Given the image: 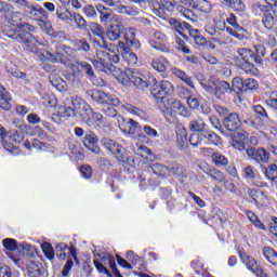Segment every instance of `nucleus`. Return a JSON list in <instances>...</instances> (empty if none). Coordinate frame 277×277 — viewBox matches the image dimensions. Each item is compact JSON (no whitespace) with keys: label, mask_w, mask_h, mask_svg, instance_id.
<instances>
[{"label":"nucleus","mask_w":277,"mask_h":277,"mask_svg":"<svg viewBox=\"0 0 277 277\" xmlns=\"http://www.w3.org/2000/svg\"><path fill=\"white\" fill-rule=\"evenodd\" d=\"M123 32L124 26L122 24H114L107 29L106 36L110 42H116V40L120 39V36H122Z\"/></svg>","instance_id":"a878e982"},{"label":"nucleus","mask_w":277,"mask_h":277,"mask_svg":"<svg viewBox=\"0 0 277 277\" xmlns=\"http://www.w3.org/2000/svg\"><path fill=\"white\" fill-rule=\"evenodd\" d=\"M118 48L121 53V57L124 60V62H127L129 66H137L138 58L137 54L133 52V49L124 45V42L122 41L118 42Z\"/></svg>","instance_id":"dca6fc26"},{"label":"nucleus","mask_w":277,"mask_h":277,"mask_svg":"<svg viewBox=\"0 0 277 277\" xmlns=\"http://www.w3.org/2000/svg\"><path fill=\"white\" fill-rule=\"evenodd\" d=\"M67 55H72V49L66 45L57 47L55 53L45 51L42 54L44 60H48V62H51V64H64L65 66L70 64Z\"/></svg>","instance_id":"0eeeda50"},{"label":"nucleus","mask_w":277,"mask_h":277,"mask_svg":"<svg viewBox=\"0 0 277 277\" xmlns=\"http://www.w3.org/2000/svg\"><path fill=\"white\" fill-rule=\"evenodd\" d=\"M189 37L192 39H194V42L198 45V47H205V44H207V38H205V36H202L200 34V30L198 29H192L189 30Z\"/></svg>","instance_id":"72a5a7b5"},{"label":"nucleus","mask_w":277,"mask_h":277,"mask_svg":"<svg viewBox=\"0 0 277 277\" xmlns=\"http://www.w3.org/2000/svg\"><path fill=\"white\" fill-rule=\"evenodd\" d=\"M131 83L137 88V90H146V88H157L159 85V82L157 81V78L154 76H150V74L142 75V74H132L130 77Z\"/></svg>","instance_id":"1a4fd4ad"},{"label":"nucleus","mask_w":277,"mask_h":277,"mask_svg":"<svg viewBox=\"0 0 277 277\" xmlns=\"http://www.w3.org/2000/svg\"><path fill=\"white\" fill-rule=\"evenodd\" d=\"M264 174L269 181H276L277 179V166L269 164L268 168H264Z\"/></svg>","instance_id":"864d4df0"},{"label":"nucleus","mask_w":277,"mask_h":277,"mask_svg":"<svg viewBox=\"0 0 277 277\" xmlns=\"http://www.w3.org/2000/svg\"><path fill=\"white\" fill-rule=\"evenodd\" d=\"M132 3H136L140 5V8H151L153 12L156 14V16H159V18H163L164 16H168V13L174 12V8H176V4L172 1L168 0H130Z\"/></svg>","instance_id":"7ed1b4c3"},{"label":"nucleus","mask_w":277,"mask_h":277,"mask_svg":"<svg viewBox=\"0 0 277 277\" xmlns=\"http://www.w3.org/2000/svg\"><path fill=\"white\" fill-rule=\"evenodd\" d=\"M226 5L228 8H232L236 12H245L246 11V4H243V1L241 0H224Z\"/></svg>","instance_id":"a18cd8bd"},{"label":"nucleus","mask_w":277,"mask_h":277,"mask_svg":"<svg viewBox=\"0 0 277 277\" xmlns=\"http://www.w3.org/2000/svg\"><path fill=\"white\" fill-rule=\"evenodd\" d=\"M158 107L162 111L164 118H172L173 116H182L183 118H189V110L179 100L171 97L167 100V105L163 101L158 102Z\"/></svg>","instance_id":"20e7f679"},{"label":"nucleus","mask_w":277,"mask_h":277,"mask_svg":"<svg viewBox=\"0 0 277 277\" xmlns=\"http://www.w3.org/2000/svg\"><path fill=\"white\" fill-rule=\"evenodd\" d=\"M69 106L67 108L66 114L71 118H81L83 122H90V116L93 114L92 107L88 105L83 100L79 97L69 96Z\"/></svg>","instance_id":"f03ea898"},{"label":"nucleus","mask_w":277,"mask_h":277,"mask_svg":"<svg viewBox=\"0 0 277 277\" xmlns=\"http://www.w3.org/2000/svg\"><path fill=\"white\" fill-rule=\"evenodd\" d=\"M194 10H199L203 14H209L211 12V2L209 0H195L193 2Z\"/></svg>","instance_id":"473e14b6"},{"label":"nucleus","mask_w":277,"mask_h":277,"mask_svg":"<svg viewBox=\"0 0 277 277\" xmlns=\"http://www.w3.org/2000/svg\"><path fill=\"white\" fill-rule=\"evenodd\" d=\"M177 11L180 12V14H182L184 18H186V21H190V23H196V21H198V15H196L194 11L185 6H182V5L177 6Z\"/></svg>","instance_id":"4c0bfd02"},{"label":"nucleus","mask_w":277,"mask_h":277,"mask_svg":"<svg viewBox=\"0 0 277 277\" xmlns=\"http://www.w3.org/2000/svg\"><path fill=\"white\" fill-rule=\"evenodd\" d=\"M263 256L271 263V265H277V252L272 247L263 248Z\"/></svg>","instance_id":"f704fd0d"},{"label":"nucleus","mask_w":277,"mask_h":277,"mask_svg":"<svg viewBox=\"0 0 277 277\" xmlns=\"http://www.w3.org/2000/svg\"><path fill=\"white\" fill-rule=\"evenodd\" d=\"M255 53L253 56V62H255L256 66H263L264 61L263 57H265V47L263 45H255Z\"/></svg>","instance_id":"58836bf2"},{"label":"nucleus","mask_w":277,"mask_h":277,"mask_svg":"<svg viewBox=\"0 0 277 277\" xmlns=\"http://www.w3.org/2000/svg\"><path fill=\"white\" fill-rule=\"evenodd\" d=\"M149 44L151 49H155L156 51H160L161 53H170V48H168L166 44H162L155 40H149Z\"/></svg>","instance_id":"0e129e2a"},{"label":"nucleus","mask_w":277,"mask_h":277,"mask_svg":"<svg viewBox=\"0 0 277 277\" xmlns=\"http://www.w3.org/2000/svg\"><path fill=\"white\" fill-rule=\"evenodd\" d=\"M10 95L8 94V91L5 88H3L2 84H0V107L1 109H4L5 111H10L12 109V105L10 104Z\"/></svg>","instance_id":"cd10ccee"},{"label":"nucleus","mask_w":277,"mask_h":277,"mask_svg":"<svg viewBox=\"0 0 277 277\" xmlns=\"http://www.w3.org/2000/svg\"><path fill=\"white\" fill-rule=\"evenodd\" d=\"M101 144L106 150L111 153L118 161H121V163H127L129 161V156H127V149L122 147L120 144L116 143V141L108 138V137H103L101 140Z\"/></svg>","instance_id":"6e6552de"},{"label":"nucleus","mask_w":277,"mask_h":277,"mask_svg":"<svg viewBox=\"0 0 277 277\" xmlns=\"http://www.w3.org/2000/svg\"><path fill=\"white\" fill-rule=\"evenodd\" d=\"M87 98H92L94 103H98L100 105H104L102 111L108 118H117L118 120V111L114 107H118L120 105V100L114 95H109L102 90H89L85 92Z\"/></svg>","instance_id":"f257e3e1"},{"label":"nucleus","mask_w":277,"mask_h":277,"mask_svg":"<svg viewBox=\"0 0 277 277\" xmlns=\"http://www.w3.org/2000/svg\"><path fill=\"white\" fill-rule=\"evenodd\" d=\"M55 12L58 21H65L68 25H72V12L65 8H58Z\"/></svg>","instance_id":"c756f323"},{"label":"nucleus","mask_w":277,"mask_h":277,"mask_svg":"<svg viewBox=\"0 0 277 277\" xmlns=\"http://www.w3.org/2000/svg\"><path fill=\"white\" fill-rule=\"evenodd\" d=\"M117 12H119V14H126L127 16H137V11L127 5H119Z\"/></svg>","instance_id":"13d9d810"},{"label":"nucleus","mask_w":277,"mask_h":277,"mask_svg":"<svg viewBox=\"0 0 277 277\" xmlns=\"http://www.w3.org/2000/svg\"><path fill=\"white\" fill-rule=\"evenodd\" d=\"M126 111H129V114H133L134 116H138V118H146V111L131 105L127 104L126 105Z\"/></svg>","instance_id":"6e6d98bb"},{"label":"nucleus","mask_w":277,"mask_h":277,"mask_svg":"<svg viewBox=\"0 0 277 277\" xmlns=\"http://www.w3.org/2000/svg\"><path fill=\"white\" fill-rule=\"evenodd\" d=\"M212 161L217 168H221L222 166H228V158L217 151L212 154Z\"/></svg>","instance_id":"49530a36"},{"label":"nucleus","mask_w":277,"mask_h":277,"mask_svg":"<svg viewBox=\"0 0 277 277\" xmlns=\"http://www.w3.org/2000/svg\"><path fill=\"white\" fill-rule=\"evenodd\" d=\"M151 170L156 176H166L168 174V167L164 164L154 163Z\"/></svg>","instance_id":"5fc2aeb1"},{"label":"nucleus","mask_w":277,"mask_h":277,"mask_svg":"<svg viewBox=\"0 0 277 277\" xmlns=\"http://www.w3.org/2000/svg\"><path fill=\"white\" fill-rule=\"evenodd\" d=\"M171 72L172 75H175L177 79H181V81L186 83V85H189V88H194V81L189 76H187V74H185V71L174 67L171 69Z\"/></svg>","instance_id":"2f4dec72"},{"label":"nucleus","mask_w":277,"mask_h":277,"mask_svg":"<svg viewBox=\"0 0 277 277\" xmlns=\"http://www.w3.org/2000/svg\"><path fill=\"white\" fill-rule=\"evenodd\" d=\"M3 247L5 250H10V252H14V250H18V245L16 243L15 239L5 238L3 241Z\"/></svg>","instance_id":"680f3d73"},{"label":"nucleus","mask_w":277,"mask_h":277,"mask_svg":"<svg viewBox=\"0 0 277 277\" xmlns=\"http://www.w3.org/2000/svg\"><path fill=\"white\" fill-rule=\"evenodd\" d=\"M168 23L170 27H172V29L176 31V34H179L180 36H183L184 40H187V36H185L183 31L187 30L189 32V30L192 29V25L181 19H176L174 17L169 18Z\"/></svg>","instance_id":"5701e85b"},{"label":"nucleus","mask_w":277,"mask_h":277,"mask_svg":"<svg viewBox=\"0 0 277 277\" xmlns=\"http://www.w3.org/2000/svg\"><path fill=\"white\" fill-rule=\"evenodd\" d=\"M83 12L88 18H96L98 16V10L92 4L84 5Z\"/></svg>","instance_id":"4d7b16f0"},{"label":"nucleus","mask_w":277,"mask_h":277,"mask_svg":"<svg viewBox=\"0 0 277 277\" xmlns=\"http://www.w3.org/2000/svg\"><path fill=\"white\" fill-rule=\"evenodd\" d=\"M72 265H75V262L72 261V259H68L62 271L63 277L70 276V269H72Z\"/></svg>","instance_id":"338daca9"},{"label":"nucleus","mask_w":277,"mask_h":277,"mask_svg":"<svg viewBox=\"0 0 277 277\" xmlns=\"http://www.w3.org/2000/svg\"><path fill=\"white\" fill-rule=\"evenodd\" d=\"M18 129L19 130H15V131L11 132V134H10L11 142H15V144H21V142H23V140H25V133H23V129H25V126L19 124Z\"/></svg>","instance_id":"79ce46f5"},{"label":"nucleus","mask_w":277,"mask_h":277,"mask_svg":"<svg viewBox=\"0 0 277 277\" xmlns=\"http://www.w3.org/2000/svg\"><path fill=\"white\" fill-rule=\"evenodd\" d=\"M37 25L38 27H40V29H42V31H45V34H49V36L53 34V26L51 25V22L49 21V18L37 17Z\"/></svg>","instance_id":"ea45409f"},{"label":"nucleus","mask_w":277,"mask_h":277,"mask_svg":"<svg viewBox=\"0 0 277 277\" xmlns=\"http://www.w3.org/2000/svg\"><path fill=\"white\" fill-rule=\"evenodd\" d=\"M240 61L238 62V68L245 72V75H250V77H256L259 75V68L252 64L254 61V51L248 48H239L237 51Z\"/></svg>","instance_id":"39448f33"},{"label":"nucleus","mask_w":277,"mask_h":277,"mask_svg":"<svg viewBox=\"0 0 277 277\" xmlns=\"http://www.w3.org/2000/svg\"><path fill=\"white\" fill-rule=\"evenodd\" d=\"M232 85V91L234 90V92H246V89L243 88V80L239 77L233 79Z\"/></svg>","instance_id":"69168bd1"},{"label":"nucleus","mask_w":277,"mask_h":277,"mask_svg":"<svg viewBox=\"0 0 277 277\" xmlns=\"http://www.w3.org/2000/svg\"><path fill=\"white\" fill-rule=\"evenodd\" d=\"M41 250L49 261H53L55 259V250H53V246L49 242H44L41 245Z\"/></svg>","instance_id":"603ef678"},{"label":"nucleus","mask_w":277,"mask_h":277,"mask_svg":"<svg viewBox=\"0 0 277 277\" xmlns=\"http://www.w3.org/2000/svg\"><path fill=\"white\" fill-rule=\"evenodd\" d=\"M123 37L126 40V42H123L124 47L135 49V51H140V49H142V43L136 37L135 28H127L123 32Z\"/></svg>","instance_id":"a211bd4d"},{"label":"nucleus","mask_w":277,"mask_h":277,"mask_svg":"<svg viewBox=\"0 0 277 277\" xmlns=\"http://www.w3.org/2000/svg\"><path fill=\"white\" fill-rule=\"evenodd\" d=\"M28 276L29 277H41L42 276V266L31 262L28 265Z\"/></svg>","instance_id":"09e8293b"},{"label":"nucleus","mask_w":277,"mask_h":277,"mask_svg":"<svg viewBox=\"0 0 277 277\" xmlns=\"http://www.w3.org/2000/svg\"><path fill=\"white\" fill-rule=\"evenodd\" d=\"M253 111H255V114L258 115V118H255V120H260L259 122H263V120L269 119L267 110L262 105L253 106Z\"/></svg>","instance_id":"de8ad7c7"},{"label":"nucleus","mask_w":277,"mask_h":277,"mask_svg":"<svg viewBox=\"0 0 277 277\" xmlns=\"http://www.w3.org/2000/svg\"><path fill=\"white\" fill-rule=\"evenodd\" d=\"M96 10L100 14L101 23H109L111 21V9L103 4H97Z\"/></svg>","instance_id":"7c9ffc66"},{"label":"nucleus","mask_w":277,"mask_h":277,"mask_svg":"<svg viewBox=\"0 0 277 277\" xmlns=\"http://www.w3.org/2000/svg\"><path fill=\"white\" fill-rule=\"evenodd\" d=\"M70 107V101L69 97H66L64 101V105L58 107V111L54 113L51 117V119L56 123L60 124L62 122V118H72L71 116L66 113V110Z\"/></svg>","instance_id":"393cba45"},{"label":"nucleus","mask_w":277,"mask_h":277,"mask_svg":"<svg viewBox=\"0 0 277 277\" xmlns=\"http://www.w3.org/2000/svg\"><path fill=\"white\" fill-rule=\"evenodd\" d=\"M151 95L158 101H163L166 96H174V84L168 80H162L158 85L151 88Z\"/></svg>","instance_id":"9b49d317"},{"label":"nucleus","mask_w":277,"mask_h":277,"mask_svg":"<svg viewBox=\"0 0 277 277\" xmlns=\"http://www.w3.org/2000/svg\"><path fill=\"white\" fill-rule=\"evenodd\" d=\"M19 10H24L26 14L32 16L34 18H49V13L44 10L40 4L34 5L31 2L27 0H19V5L17 6Z\"/></svg>","instance_id":"ddd939ff"},{"label":"nucleus","mask_w":277,"mask_h":277,"mask_svg":"<svg viewBox=\"0 0 277 277\" xmlns=\"http://www.w3.org/2000/svg\"><path fill=\"white\" fill-rule=\"evenodd\" d=\"M233 92V87L230 83L222 80L214 83V96L219 98V101H224L226 98V94H230Z\"/></svg>","instance_id":"412c9836"},{"label":"nucleus","mask_w":277,"mask_h":277,"mask_svg":"<svg viewBox=\"0 0 277 277\" xmlns=\"http://www.w3.org/2000/svg\"><path fill=\"white\" fill-rule=\"evenodd\" d=\"M252 10L253 12H255V14L262 12L264 16L262 18V23L266 29H274V25H276V19L274 18V15L269 13V6H264V4L256 2L252 4Z\"/></svg>","instance_id":"4468645a"},{"label":"nucleus","mask_w":277,"mask_h":277,"mask_svg":"<svg viewBox=\"0 0 277 277\" xmlns=\"http://www.w3.org/2000/svg\"><path fill=\"white\" fill-rule=\"evenodd\" d=\"M238 254L243 265H246L247 269L252 272V274H255L261 268L259 262L254 258L246 254V252L239 251Z\"/></svg>","instance_id":"b1692460"},{"label":"nucleus","mask_w":277,"mask_h":277,"mask_svg":"<svg viewBox=\"0 0 277 277\" xmlns=\"http://www.w3.org/2000/svg\"><path fill=\"white\" fill-rule=\"evenodd\" d=\"M35 27L28 23L17 24L12 28L5 30L4 35L6 38H11V40H15L19 44L23 41V36H25L26 31H34Z\"/></svg>","instance_id":"f8f14e48"},{"label":"nucleus","mask_w":277,"mask_h":277,"mask_svg":"<svg viewBox=\"0 0 277 277\" xmlns=\"http://www.w3.org/2000/svg\"><path fill=\"white\" fill-rule=\"evenodd\" d=\"M246 153L250 159H253V161H256V163H267L269 161V154H267V150L265 148H254L251 147L249 149H246Z\"/></svg>","instance_id":"6ab92c4d"},{"label":"nucleus","mask_w":277,"mask_h":277,"mask_svg":"<svg viewBox=\"0 0 277 277\" xmlns=\"http://www.w3.org/2000/svg\"><path fill=\"white\" fill-rule=\"evenodd\" d=\"M188 129L193 133H201L207 131V123L202 119H194L188 123Z\"/></svg>","instance_id":"c85d7f7f"},{"label":"nucleus","mask_w":277,"mask_h":277,"mask_svg":"<svg viewBox=\"0 0 277 277\" xmlns=\"http://www.w3.org/2000/svg\"><path fill=\"white\" fill-rule=\"evenodd\" d=\"M189 143L192 146H205L200 132L194 133L189 136Z\"/></svg>","instance_id":"bf43d9fd"},{"label":"nucleus","mask_w":277,"mask_h":277,"mask_svg":"<svg viewBox=\"0 0 277 277\" xmlns=\"http://www.w3.org/2000/svg\"><path fill=\"white\" fill-rule=\"evenodd\" d=\"M259 88V82L254 78H248L243 80V89L245 92H248V90H256Z\"/></svg>","instance_id":"052dcab7"},{"label":"nucleus","mask_w":277,"mask_h":277,"mask_svg":"<svg viewBox=\"0 0 277 277\" xmlns=\"http://www.w3.org/2000/svg\"><path fill=\"white\" fill-rule=\"evenodd\" d=\"M96 29H97V34L96 36L98 37V39H94V47H97V49H106L108 51H111V48H109V43H107L105 41V38H103V36L101 35V26L96 25Z\"/></svg>","instance_id":"a19ab883"},{"label":"nucleus","mask_w":277,"mask_h":277,"mask_svg":"<svg viewBox=\"0 0 277 277\" xmlns=\"http://www.w3.org/2000/svg\"><path fill=\"white\" fill-rule=\"evenodd\" d=\"M168 60L166 57L156 58L151 61V67L154 70H157V72H166V68H168Z\"/></svg>","instance_id":"e433bc0d"},{"label":"nucleus","mask_w":277,"mask_h":277,"mask_svg":"<svg viewBox=\"0 0 277 277\" xmlns=\"http://www.w3.org/2000/svg\"><path fill=\"white\" fill-rule=\"evenodd\" d=\"M205 173L214 181H217V183H224V181H226L224 173L217 169H208Z\"/></svg>","instance_id":"37998d69"},{"label":"nucleus","mask_w":277,"mask_h":277,"mask_svg":"<svg viewBox=\"0 0 277 277\" xmlns=\"http://www.w3.org/2000/svg\"><path fill=\"white\" fill-rule=\"evenodd\" d=\"M77 64L79 70L85 72V75H88V77H90L91 79L94 78V69L92 68V65L84 61L78 62Z\"/></svg>","instance_id":"3c124183"},{"label":"nucleus","mask_w":277,"mask_h":277,"mask_svg":"<svg viewBox=\"0 0 277 277\" xmlns=\"http://www.w3.org/2000/svg\"><path fill=\"white\" fill-rule=\"evenodd\" d=\"M94 144H98V136H96L95 133L92 131L85 132L83 145L85 147H88V146H92Z\"/></svg>","instance_id":"8fccbe9b"},{"label":"nucleus","mask_w":277,"mask_h":277,"mask_svg":"<svg viewBox=\"0 0 277 277\" xmlns=\"http://www.w3.org/2000/svg\"><path fill=\"white\" fill-rule=\"evenodd\" d=\"M223 127L229 133H237V131H241V116H239V113H229L223 119Z\"/></svg>","instance_id":"2eb2a0df"},{"label":"nucleus","mask_w":277,"mask_h":277,"mask_svg":"<svg viewBox=\"0 0 277 277\" xmlns=\"http://www.w3.org/2000/svg\"><path fill=\"white\" fill-rule=\"evenodd\" d=\"M93 263L98 274H105L107 277H114V275H111L109 272V268L111 269L113 274L118 272V268L116 267V258L109 253H97Z\"/></svg>","instance_id":"423d86ee"},{"label":"nucleus","mask_w":277,"mask_h":277,"mask_svg":"<svg viewBox=\"0 0 277 277\" xmlns=\"http://www.w3.org/2000/svg\"><path fill=\"white\" fill-rule=\"evenodd\" d=\"M19 44H24L30 53H38V44H40V42L36 37H34V35L26 30L22 37V41H19Z\"/></svg>","instance_id":"4be33fe9"},{"label":"nucleus","mask_w":277,"mask_h":277,"mask_svg":"<svg viewBox=\"0 0 277 277\" xmlns=\"http://www.w3.org/2000/svg\"><path fill=\"white\" fill-rule=\"evenodd\" d=\"M51 83L58 92H66L68 90V84L62 79L51 80Z\"/></svg>","instance_id":"e2e57ef3"},{"label":"nucleus","mask_w":277,"mask_h":277,"mask_svg":"<svg viewBox=\"0 0 277 277\" xmlns=\"http://www.w3.org/2000/svg\"><path fill=\"white\" fill-rule=\"evenodd\" d=\"M71 21L76 23L78 29H81L82 31H85V29H88V22H85V18H83L81 14L72 12Z\"/></svg>","instance_id":"c03bdc74"},{"label":"nucleus","mask_w":277,"mask_h":277,"mask_svg":"<svg viewBox=\"0 0 277 277\" xmlns=\"http://www.w3.org/2000/svg\"><path fill=\"white\" fill-rule=\"evenodd\" d=\"M248 194L250 198H252L253 202L258 207H263L265 202H267V196L265 195V192L261 189H249Z\"/></svg>","instance_id":"bb28decb"},{"label":"nucleus","mask_w":277,"mask_h":277,"mask_svg":"<svg viewBox=\"0 0 277 277\" xmlns=\"http://www.w3.org/2000/svg\"><path fill=\"white\" fill-rule=\"evenodd\" d=\"M170 172L171 174H174V176H177L179 179H183L185 176V169L179 162H172L168 167V173Z\"/></svg>","instance_id":"c9c22d12"},{"label":"nucleus","mask_w":277,"mask_h":277,"mask_svg":"<svg viewBox=\"0 0 277 277\" xmlns=\"http://www.w3.org/2000/svg\"><path fill=\"white\" fill-rule=\"evenodd\" d=\"M92 64L96 70H100V72H109V70H114L111 54L103 50L96 52V56L92 60Z\"/></svg>","instance_id":"9d476101"},{"label":"nucleus","mask_w":277,"mask_h":277,"mask_svg":"<svg viewBox=\"0 0 277 277\" xmlns=\"http://www.w3.org/2000/svg\"><path fill=\"white\" fill-rule=\"evenodd\" d=\"M208 133V144H214V146H217L220 144V136L215 134L213 131H207Z\"/></svg>","instance_id":"774afa93"},{"label":"nucleus","mask_w":277,"mask_h":277,"mask_svg":"<svg viewBox=\"0 0 277 277\" xmlns=\"http://www.w3.org/2000/svg\"><path fill=\"white\" fill-rule=\"evenodd\" d=\"M230 145L236 149V150H247L246 149V142L248 141V137H250V134L248 132H232L230 135Z\"/></svg>","instance_id":"f3484780"},{"label":"nucleus","mask_w":277,"mask_h":277,"mask_svg":"<svg viewBox=\"0 0 277 277\" xmlns=\"http://www.w3.org/2000/svg\"><path fill=\"white\" fill-rule=\"evenodd\" d=\"M118 124L119 128L123 133H128L129 135L135 134V131H137V127H140V123L133 119H124L122 116H118Z\"/></svg>","instance_id":"aec40b11"}]
</instances>
